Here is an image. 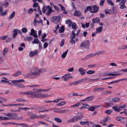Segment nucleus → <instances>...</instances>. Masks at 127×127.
<instances>
[{
  "label": "nucleus",
  "mask_w": 127,
  "mask_h": 127,
  "mask_svg": "<svg viewBox=\"0 0 127 127\" xmlns=\"http://www.w3.org/2000/svg\"><path fill=\"white\" fill-rule=\"evenodd\" d=\"M46 71L45 70L39 69L37 67H34L32 68L30 72L32 78H35L39 76L41 73Z\"/></svg>",
  "instance_id": "nucleus-1"
},
{
  "label": "nucleus",
  "mask_w": 127,
  "mask_h": 127,
  "mask_svg": "<svg viewBox=\"0 0 127 127\" xmlns=\"http://www.w3.org/2000/svg\"><path fill=\"white\" fill-rule=\"evenodd\" d=\"M34 90V91H29L28 93L30 95V97L31 98H39V96L40 95V94H41V91H42L43 90L41 89H33Z\"/></svg>",
  "instance_id": "nucleus-2"
},
{
  "label": "nucleus",
  "mask_w": 127,
  "mask_h": 127,
  "mask_svg": "<svg viewBox=\"0 0 127 127\" xmlns=\"http://www.w3.org/2000/svg\"><path fill=\"white\" fill-rule=\"evenodd\" d=\"M47 10L48 11L46 13V15L49 16L51 14L52 11V10L51 8L49 5L46 6L45 5H44L43 6L42 10V12L44 13Z\"/></svg>",
  "instance_id": "nucleus-3"
},
{
  "label": "nucleus",
  "mask_w": 127,
  "mask_h": 127,
  "mask_svg": "<svg viewBox=\"0 0 127 127\" xmlns=\"http://www.w3.org/2000/svg\"><path fill=\"white\" fill-rule=\"evenodd\" d=\"M89 41L88 40H84L82 42L80 46L81 49H86L88 50L89 48Z\"/></svg>",
  "instance_id": "nucleus-4"
},
{
  "label": "nucleus",
  "mask_w": 127,
  "mask_h": 127,
  "mask_svg": "<svg viewBox=\"0 0 127 127\" xmlns=\"http://www.w3.org/2000/svg\"><path fill=\"white\" fill-rule=\"evenodd\" d=\"M27 114L30 117L31 119H34L40 117V116H38L36 114L32 112H27Z\"/></svg>",
  "instance_id": "nucleus-5"
},
{
  "label": "nucleus",
  "mask_w": 127,
  "mask_h": 127,
  "mask_svg": "<svg viewBox=\"0 0 127 127\" xmlns=\"http://www.w3.org/2000/svg\"><path fill=\"white\" fill-rule=\"evenodd\" d=\"M60 16H54L51 19V21L54 23H59L60 20Z\"/></svg>",
  "instance_id": "nucleus-6"
},
{
  "label": "nucleus",
  "mask_w": 127,
  "mask_h": 127,
  "mask_svg": "<svg viewBox=\"0 0 127 127\" xmlns=\"http://www.w3.org/2000/svg\"><path fill=\"white\" fill-rule=\"evenodd\" d=\"M81 118V117L79 116L74 117L72 119L68 120L67 122L68 123H70L74 122L77 121L78 119H80Z\"/></svg>",
  "instance_id": "nucleus-7"
},
{
  "label": "nucleus",
  "mask_w": 127,
  "mask_h": 127,
  "mask_svg": "<svg viewBox=\"0 0 127 127\" xmlns=\"http://www.w3.org/2000/svg\"><path fill=\"white\" fill-rule=\"evenodd\" d=\"M11 119L15 120H21L22 119V117H21L20 118H18L17 114L16 113H13L12 115H11L10 117Z\"/></svg>",
  "instance_id": "nucleus-8"
},
{
  "label": "nucleus",
  "mask_w": 127,
  "mask_h": 127,
  "mask_svg": "<svg viewBox=\"0 0 127 127\" xmlns=\"http://www.w3.org/2000/svg\"><path fill=\"white\" fill-rule=\"evenodd\" d=\"M86 80V78H85L76 81L72 82L73 85H77L78 84H80L82 82H85Z\"/></svg>",
  "instance_id": "nucleus-9"
},
{
  "label": "nucleus",
  "mask_w": 127,
  "mask_h": 127,
  "mask_svg": "<svg viewBox=\"0 0 127 127\" xmlns=\"http://www.w3.org/2000/svg\"><path fill=\"white\" fill-rule=\"evenodd\" d=\"M78 71L81 75H84L85 74L86 70L82 67H80Z\"/></svg>",
  "instance_id": "nucleus-10"
},
{
  "label": "nucleus",
  "mask_w": 127,
  "mask_h": 127,
  "mask_svg": "<svg viewBox=\"0 0 127 127\" xmlns=\"http://www.w3.org/2000/svg\"><path fill=\"white\" fill-rule=\"evenodd\" d=\"M125 1L123 2L121 1L119 3V5L120 6L119 7L120 8L122 9H123L126 8V6L125 5Z\"/></svg>",
  "instance_id": "nucleus-11"
},
{
  "label": "nucleus",
  "mask_w": 127,
  "mask_h": 127,
  "mask_svg": "<svg viewBox=\"0 0 127 127\" xmlns=\"http://www.w3.org/2000/svg\"><path fill=\"white\" fill-rule=\"evenodd\" d=\"M118 105H116L115 106L112 107V108L115 111L118 112L120 111L121 109L119 108V107H118Z\"/></svg>",
  "instance_id": "nucleus-12"
},
{
  "label": "nucleus",
  "mask_w": 127,
  "mask_h": 127,
  "mask_svg": "<svg viewBox=\"0 0 127 127\" xmlns=\"http://www.w3.org/2000/svg\"><path fill=\"white\" fill-rule=\"evenodd\" d=\"M127 48V45H123L119 46L117 48L119 50H124Z\"/></svg>",
  "instance_id": "nucleus-13"
},
{
  "label": "nucleus",
  "mask_w": 127,
  "mask_h": 127,
  "mask_svg": "<svg viewBox=\"0 0 127 127\" xmlns=\"http://www.w3.org/2000/svg\"><path fill=\"white\" fill-rule=\"evenodd\" d=\"M38 50H36L34 51H32L30 53L29 55L30 57H31L33 56H34L38 53Z\"/></svg>",
  "instance_id": "nucleus-14"
},
{
  "label": "nucleus",
  "mask_w": 127,
  "mask_h": 127,
  "mask_svg": "<svg viewBox=\"0 0 127 127\" xmlns=\"http://www.w3.org/2000/svg\"><path fill=\"white\" fill-rule=\"evenodd\" d=\"M93 6H88L85 9V12H86L88 10L90 11V12L93 13L92 11Z\"/></svg>",
  "instance_id": "nucleus-15"
},
{
  "label": "nucleus",
  "mask_w": 127,
  "mask_h": 127,
  "mask_svg": "<svg viewBox=\"0 0 127 127\" xmlns=\"http://www.w3.org/2000/svg\"><path fill=\"white\" fill-rule=\"evenodd\" d=\"M99 7L96 5H94L93 6V13H95L98 10Z\"/></svg>",
  "instance_id": "nucleus-16"
},
{
  "label": "nucleus",
  "mask_w": 127,
  "mask_h": 127,
  "mask_svg": "<svg viewBox=\"0 0 127 127\" xmlns=\"http://www.w3.org/2000/svg\"><path fill=\"white\" fill-rule=\"evenodd\" d=\"M104 89L103 88H97L96 87L93 90V92L94 93L96 91H103Z\"/></svg>",
  "instance_id": "nucleus-17"
},
{
  "label": "nucleus",
  "mask_w": 127,
  "mask_h": 127,
  "mask_svg": "<svg viewBox=\"0 0 127 127\" xmlns=\"http://www.w3.org/2000/svg\"><path fill=\"white\" fill-rule=\"evenodd\" d=\"M15 86L16 87L20 89L24 88L25 87V86L22 83H19L15 84Z\"/></svg>",
  "instance_id": "nucleus-18"
},
{
  "label": "nucleus",
  "mask_w": 127,
  "mask_h": 127,
  "mask_svg": "<svg viewBox=\"0 0 127 127\" xmlns=\"http://www.w3.org/2000/svg\"><path fill=\"white\" fill-rule=\"evenodd\" d=\"M0 3L1 4V5H2L3 6H5V7H7L9 4V3L8 2V0H5V1L4 3H2L1 2H0Z\"/></svg>",
  "instance_id": "nucleus-19"
},
{
  "label": "nucleus",
  "mask_w": 127,
  "mask_h": 127,
  "mask_svg": "<svg viewBox=\"0 0 127 127\" xmlns=\"http://www.w3.org/2000/svg\"><path fill=\"white\" fill-rule=\"evenodd\" d=\"M82 14L80 12L78 11H76L74 13V16H80Z\"/></svg>",
  "instance_id": "nucleus-20"
},
{
  "label": "nucleus",
  "mask_w": 127,
  "mask_h": 127,
  "mask_svg": "<svg viewBox=\"0 0 127 127\" xmlns=\"http://www.w3.org/2000/svg\"><path fill=\"white\" fill-rule=\"evenodd\" d=\"M14 124L16 125H20L22 126L23 127H30V126L27 124H25L23 123L21 124H17L15 123H14Z\"/></svg>",
  "instance_id": "nucleus-21"
},
{
  "label": "nucleus",
  "mask_w": 127,
  "mask_h": 127,
  "mask_svg": "<svg viewBox=\"0 0 127 127\" xmlns=\"http://www.w3.org/2000/svg\"><path fill=\"white\" fill-rule=\"evenodd\" d=\"M100 20L99 18H93L92 20L93 22L95 23H98L99 22Z\"/></svg>",
  "instance_id": "nucleus-22"
},
{
  "label": "nucleus",
  "mask_w": 127,
  "mask_h": 127,
  "mask_svg": "<svg viewBox=\"0 0 127 127\" xmlns=\"http://www.w3.org/2000/svg\"><path fill=\"white\" fill-rule=\"evenodd\" d=\"M120 99L119 98L115 97L111 99L110 100V101L115 102L118 101Z\"/></svg>",
  "instance_id": "nucleus-23"
},
{
  "label": "nucleus",
  "mask_w": 127,
  "mask_h": 127,
  "mask_svg": "<svg viewBox=\"0 0 127 127\" xmlns=\"http://www.w3.org/2000/svg\"><path fill=\"white\" fill-rule=\"evenodd\" d=\"M103 29L102 27H99L97 28L96 29V33H100L102 32Z\"/></svg>",
  "instance_id": "nucleus-24"
},
{
  "label": "nucleus",
  "mask_w": 127,
  "mask_h": 127,
  "mask_svg": "<svg viewBox=\"0 0 127 127\" xmlns=\"http://www.w3.org/2000/svg\"><path fill=\"white\" fill-rule=\"evenodd\" d=\"M69 111H70V110L67 109H65L64 110H59L58 113H68Z\"/></svg>",
  "instance_id": "nucleus-25"
},
{
  "label": "nucleus",
  "mask_w": 127,
  "mask_h": 127,
  "mask_svg": "<svg viewBox=\"0 0 127 127\" xmlns=\"http://www.w3.org/2000/svg\"><path fill=\"white\" fill-rule=\"evenodd\" d=\"M105 51L104 50H101L96 52L94 54L95 56L96 55H98L101 54L102 53H105Z\"/></svg>",
  "instance_id": "nucleus-26"
},
{
  "label": "nucleus",
  "mask_w": 127,
  "mask_h": 127,
  "mask_svg": "<svg viewBox=\"0 0 127 127\" xmlns=\"http://www.w3.org/2000/svg\"><path fill=\"white\" fill-rule=\"evenodd\" d=\"M90 107V106L86 104H83L82 107L79 108L80 109H82L84 108H88Z\"/></svg>",
  "instance_id": "nucleus-27"
},
{
  "label": "nucleus",
  "mask_w": 127,
  "mask_h": 127,
  "mask_svg": "<svg viewBox=\"0 0 127 127\" xmlns=\"http://www.w3.org/2000/svg\"><path fill=\"white\" fill-rule=\"evenodd\" d=\"M76 36L75 34L74 33V31H72L71 34L70 35V38L71 39H73L75 38V36Z\"/></svg>",
  "instance_id": "nucleus-28"
},
{
  "label": "nucleus",
  "mask_w": 127,
  "mask_h": 127,
  "mask_svg": "<svg viewBox=\"0 0 127 127\" xmlns=\"http://www.w3.org/2000/svg\"><path fill=\"white\" fill-rule=\"evenodd\" d=\"M105 75L106 76H117L120 75L119 74H114L113 73H105Z\"/></svg>",
  "instance_id": "nucleus-29"
},
{
  "label": "nucleus",
  "mask_w": 127,
  "mask_h": 127,
  "mask_svg": "<svg viewBox=\"0 0 127 127\" xmlns=\"http://www.w3.org/2000/svg\"><path fill=\"white\" fill-rule=\"evenodd\" d=\"M17 30L16 29H14L13 31V38H14L16 36L17 34Z\"/></svg>",
  "instance_id": "nucleus-30"
},
{
  "label": "nucleus",
  "mask_w": 127,
  "mask_h": 127,
  "mask_svg": "<svg viewBox=\"0 0 127 127\" xmlns=\"http://www.w3.org/2000/svg\"><path fill=\"white\" fill-rule=\"evenodd\" d=\"M33 39L32 36H27L24 38V40L26 41H30Z\"/></svg>",
  "instance_id": "nucleus-31"
},
{
  "label": "nucleus",
  "mask_w": 127,
  "mask_h": 127,
  "mask_svg": "<svg viewBox=\"0 0 127 127\" xmlns=\"http://www.w3.org/2000/svg\"><path fill=\"white\" fill-rule=\"evenodd\" d=\"M94 98L93 96H90L86 98L87 101H91Z\"/></svg>",
  "instance_id": "nucleus-32"
},
{
  "label": "nucleus",
  "mask_w": 127,
  "mask_h": 127,
  "mask_svg": "<svg viewBox=\"0 0 127 127\" xmlns=\"http://www.w3.org/2000/svg\"><path fill=\"white\" fill-rule=\"evenodd\" d=\"M15 13V11H13L12 13L10 15L9 17V19H12L14 16Z\"/></svg>",
  "instance_id": "nucleus-33"
},
{
  "label": "nucleus",
  "mask_w": 127,
  "mask_h": 127,
  "mask_svg": "<svg viewBox=\"0 0 127 127\" xmlns=\"http://www.w3.org/2000/svg\"><path fill=\"white\" fill-rule=\"evenodd\" d=\"M95 56V55L94 53L90 54L87 55L86 56V58L88 59L90 58H92Z\"/></svg>",
  "instance_id": "nucleus-34"
},
{
  "label": "nucleus",
  "mask_w": 127,
  "mask_h": 127,
  "mask_svg": "<svg viewBox=\"0 0 127 127\" xmlns=\"http://www.w3.org/2000/svg\"><path fill=\"white\" fill-rule=\"evenodd\" d=\"M21 73V72L20 71H18L16 72L14 74L12 75V76H14L15 77H17L20 75Z\"/></svg>",
  "instance_id": "nucleus-35"
},
{
  "label": "nucleus",
  "mask_w": 127,
  "mask_h": 127,
  "mask_svg": "<svg viewBox=\"0 0 127 127\" xmlns=\"http://www.w3.org/2000/svg\"><path fill=\"white\" fill-rule=\"evenodd\" d=\"M68 51V49H67L65 52L63 53V54L62 55V57L63 58H64L65 57Z\"/></svg>",
  "instance_id": "nucleus-36"
},
{
  "label": "nucleus",
  "mask_w": 127,
  "mask_h": 127,
  "mask_svg": "<svg viewBox=\"0 0 127 127\" xmlns=\"http://www.w3.org/2000/svg\"><path fill=\"white\" fill-rule=\"evenodd\" d=\"M14 123H13V122H8L3 123H2L1 124L2 125H3L5 126H6L8 125H10L11 124H14Z\"/></svg>",
  "instance_id": "nucleus-37"
},
{
  "label": "nucleus",
  "mask_w": 127,
  "mask_h": 127,
  "mask_svg": "<svg viewBox=\"0 0 127 127\" xmlns=\"http://www.w3.org/2000/svg\"><path fill=\"white\" fill-rule=\"evenodd\" d=\"M54 120L58 123H61L62 122V120L58 117H56L54 118Z\"/></svg>",
  "instance_id": "nucleus-38"
},
{
  "label": "nucleus",
  "mask_w": 127,
  "mask_h": 127,
  "mask_svg": "<svg viewBox=\"0 0 127 127\" xmlns=\"http://www.w3.org/2000/svg\"><path fill=\"white\" fill-rule=\"evenodd\" d=\"M107 2L111 6H113L114 5V3L111 0H107Z\"/></svg>",
  "instance_id": "nucleus-39"
},
{
  "label": "nucleus",
  "mask_w": 127,
  "mask_h": 127,
  "mask_svg": "<svg viewBox=\"0 0 127 127\" xmlns=\"http://www.w3.org/2000/svg\"><path fill=\"white\" fill-rule=\"evenodd\" d=\"M72 29L74 30H75L77 28V26L75 23H73L72 25Z\"/></svg>",
  "instance_id": "nucleus-40"
},
{
  "label": "nucleus",
  "mask_w": 127,
  "mask_h": 127,
  "mask_svg": "<svg viewBox=\"0 0 127 127\" xmlns=\"http://www.w3.org/2000/svg\"><path fill=\"white\" fill-rule=\"evenodd\" d=\"M66 104V102L64 101H61L57 104L58 106H62Z\"/></svg>",
  "instance_id": "nucleus-41"
},
{
  "label": "nucleus",
  "mask_w": 127,
  "mask_h": 127,
  "mask_svg": "<svg viewBox=\"0 0 127 127\" xmlns=\"http://www.w3.org/2000/svg\"><path fill=\"white\" fill-rule=\"evenodd\" d=\"M105 13L106 14H111L112 13L111 10L110 9H105L104 11Z\"/></svg>",
  "instance_id": "nucleus-42"
},
{
  "label": "nucleus",
  "mask_w": 127,
  "mask_h": 127,
  "mask_svg": "<svg viewBox=\"0 0 127 127\" xmlns=\"http://www.w3.org/2000/svg\"><path fill=\"white\" fill-rule=\"evenodd\" d=\"M24 76L25 78L30 77L32 78V76L31 75V72L24 75Z\"/></svg>",
  "instance_id": "nucleus-43"
},
{
  "label": "nucleus",
  "mask_w": 127,
  "mask_h": 127,
  "mask_svg": "<svg viewBox=\"0 0 127 127\" xmlns=\"http://www.w3.org/2000/svg\"><path fill=\"white\" fill-rule=\"evenodd\" d=\"M64 31V28L63 26H62L61 28H60L59 29V32L60 33L63 32Z\"/></svg>",
  "instance_id": "nucleus-44"
},
{
  "label": "nucleus",
  "mask_w": 127,
  "mask_h": 127,
  "mask_svg": "<svg viewBox=\"0 0 127 127\" xmlns=\"http://www.w3.org/2000/svg\"><path fill=\"white\" fill-rule=\"evenodd\" d=\"M32 43L33 44H38L39 43V40L37 38H35Z\"/></svg>",
  "instance_id": "nucleus-45"
},
{
  "label": "nucleus",
  "mask_w": 127,
  "mask_h": 127,
  "mask_svg": "<svg viewBox=\"0 0 127 127\" xmlns=\"http://www.w3.org/2000/svg\"><path fill=\"white\" fill-rule=\"evenodd\" d=\"M8 50V49L7 47H5L4 48L3 51V53L4 55H5V54L7 52Z\"/></svg>",
  "instance_id": "nucleus-46"
},
{
  "label": "nucleus",
  "mask_w": 127,
  "mask_h": 127,
  "mask_svg": "<svg viewBox=\"0 0 127 127\" xmlns=\"http://www.w3.org/2000/svg\"><path fill=\"white\" fill-rule=\"evenodd\" d=\"M29 92V91H28V92H26V93L24 92H20V93L19 94L20 95H24L25 94H26V95L28 96L29 97H30V95L29 94H28V93Z\"/></svg>",
  "instance_id": "nucleus-47"
},
{
  "label": "nucleus",
  "mask_w": 127,
  "mask_h": 127,
  "mask_svg": "<svg viewBox=\"0 0 127 127\" xmlns=\"http://www.w3.org/2000/svg\"><path fill=\"white\" fill-rule=\"evenodd\" d=\"M36 33L35 32V31L33 29H32L31 30V32L30 33V34L31 35H33V34H36Z\"/></svg>",
  "instance_id": "nucleus-48"
},
{
  "label": "nucleus",
  "mask_w": 127,
  "mask_h": 127,
  "mask_svg": "<svg viewBox=\"0 0 127 127\" xmlns=\"http://www.w3.org/2000/svg\"><path fill=\"white\" fill-rule=\"evenodd\" d=\"M95 72V71L93 70H89L87 71L86 73L88 74H91Z\"/></svg>",
  "instance_id": "nucleus-49"
},
{
  "label": "nucleus",
  "mask_w": 127,
  "mask_h": 127,
  "mask_svg": "<svg viewBox=\"0 0 127 127\" xmlns=\"http://www.w3.org/2000/svg\"><path fill=\"white\" fill-rule=\"evenodd\" d=\"M81 103H77L76 104H74V105H73L71 106V108H73V107H77Z\"/></svg>",
  "instance_id": "nucleus-50"
},
{
  "label": "nucleus",
  "mask_w": 127,
  "mask_h": 127,
  "mask_svg": "<svg viewBox=\"0 0 127 127\" xmlns=\"http://www.w3.org/2000/svg\"><path fill=\"white\" fill-rule=\"evenodd\" d=\"M95 110V107L93 106H92L90 108L88 109V110H90L92 111H94Z\"/></svg>",
  "instance_id": "nucleus-51"
},
{
  "label": "nucleus",
  "mask_w": 127,
  "mask_h": 127,
  "mask_svg": "<svg viewBox=\"0 0 127 127\" xmlns=\"http://www.w3.org/2000/svg\"><path fill=\"white\" fill-rule=\"evenodd\" d=\"M46 34H44L42 36V39L41 40V41L43 42H44V41H43V39H44V38L46 37Z\"/></svg>",
  "instance_id": "nucleus-52"
},
{
  "label": "nucleus",
  "mask_w": 127,
  "mask_h": 127,
  "mask_svg": "<svg viewBox=\"0 0 127 127\" xmlns=\"http://www.w3.org/2000/svg\"><path fill=\"white\" fill-rule=\"evenodd\" d=\"M33 25L34 26H35L36 25V24H37L38 23V21H37L36 18L35 17L34 19V20L33 22Z\"/></svg>",
  "instance_id": "nucleus-53"
},
{
  "label": "nucleus",
  "mask_w": 127,
  "mask_h": 127,
  "mask_svg": "<svg viewBox=\"0 0 127 127\" xmlns=\"http://www.w3.org/2000/svg\"><path fill=\"white\" fill-rule=\"evenodd\" d=\"M64 40L62 39L61 41L60 44V46L61 47H62L64 45Z\"/></svg>",
  "instance_id": "nucleus-54"
},
{
  "label": "nucleus",
  "mask_w": 127,
  "mask_h": 127,
  "mask_svg": "<svg viewBox=\"0 0 127 127\" xmlns=\"http://www.w3.org/2000/svg\"><path fill=\"white\" fill-rule=\"evenodd\" d=\"M21 30L24 33L26 32L27 31V29L26 28H23L21 29Z\"/></svg>",
  "instance_id": "nucleus-55"
},
{
  "label": "nucleus",
  "mask_w": 127,
  "mask_h": 127,
  "mask_svg": "<svg viewBox=\"0 0 127 127\" xmlns=\"http://www.w3.org/2000/svg\"><path fill=\"white\" fill-rule=\"evenodd\" d=\"M88 123V122H83L81 121L80 122V124L82 125H83L86 124H87Z\"/></svg>",
  "instance_id": "nucleus-56"
},
{
  "label": "nucleus",
  "mask_w": 127,
  "mask_h": 127,
  "mask_svg": "<svg viewBox=\"0 0 127 127\" xmlns=\"http://www.w3.org/2000/svg\"><path fill=\"white\" fill-rule=\"evenodd\" d=\"M7 36L5 35L3 36H1L0 37V39L2 40H4L6 39L7 37Z\"/></svg>",
  "instance_id": "nucleus-57"
},
{
  "label": "nucleus",
  "mask_w": 127,
  "mask_h": 127,
  "mask_svg": "<svg viewBox=\"0 0 127 127\" xmlns=\"http://www.w3.org/2000/svg\"><path fill=\"white\" fill-rule=\"evenodd\" d=\"M112 111V110H106L105 111V113L108 114H110Z\"/></svg>",
  "instance_id": "nucleus-58"
},
{
  "label": "nucleus",
  "mask_w": 127,
  "mask_h": 127,
  "mask_svg": "<svg viewBox=\"0 0 127 127\" xmlns=\"http://www.w3.org/2000/svg\"><path fill=\"white\" fill-rule=\"evenodd\" d=\"M39 6L38 5V3L37 2H35L34 3L33 5V7H38V6Z\"/></svg>",
  "instance_id": "nucleus-59"
},
{
  "label": "nucleus",
  "mask_w": 127,
  "mask_h": 127,
  "mask_svg": "<svg viewBox=\"0 0 127 127\" xmlns=\"http://www.w3.org/2000/svg\"><path fill=\"white\" fill-rule=\"evenodd\" d=\"M69 42L72 44H74L75 43V41L73 39H71L69 41Z\"/></svg>",
  "instance_id": "nucleus-60"
},
{
  "label": "nucleus",
  "mask_w": 127,
  "mask_h": 127,
  "mask_svg": "<svg viewBox=\"0 0 127 127\" xmlns=\"http://www.w3.org/2000/svg\"><path fill=\"white\" fill-rule=\"evenodd\" d=\"M2 6L0 3V13H2L3 11Z\"/></svg>",
  "instance_id": "nucleus-61"
},
{
  "label": "nucleus",
  "mask_w": 127,
  "mask_h": 127,
  "mask_svg": "<svg viewBox=\"0 0 127 127\" xmlns=\"http://www.w3.org/2000/svg\"><path fill=\"white\" fill-rule=\"evenodd\" d=\"M104 0H101L100 1V2L99 3V5L101 6H103L104 4Z\"/></svg>",
  "instance_id": "nucleus-62"
},
{
  "label": "nucleus",
  "mask_w": 127,
  "mask_h": 127,
  "mask_svg": "<svg viewBox=\"0 0 127 127\" xmlns=\"http://www.w3.org/2000/svg\"><path fill=\"white\" fill-rule=\"evenodd\" d=\"M33 10L32 8H30L29 9L28 12V13L30 14H31L33 12Z\"/></svg>",
  "instance_id": "nucleus-63"
},
{
  "label": "nucleus",
  "mask_w": 127,
  "mask_h": 127,
  "mask_svg": "<svg viewBox=\"0 0 127 127\" xmlns=\"http://www.w3.org/2000/svg\"><path fill=\"white\" fill-rule=\"evenodd\" d=\"M48 44L46 42H45L43 44V47L44 48H46L48 46Z\"/></svg>",
  "instance_id": "nucleus-64"
}]
</instances>
